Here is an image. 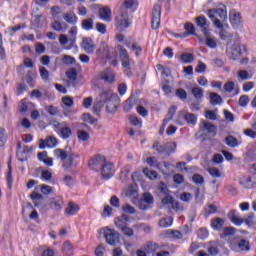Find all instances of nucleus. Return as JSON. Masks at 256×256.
Returning a JSON list of instances; mask_svg holds the SVG:
<instances>
[{
  "mask_svg": "<svg viewBox=\"0 0 256 256\" xmlns=\"http://www.w3.org/2000/svg\"><path fill=\"white\" fill-rule=\"evenodd\" d=\"M207 15L209 19L213 21V24L217 29H223L224 25L217 17H220L223 22L227 21V7L223 5V8L209 9Z\"/></svg>",
  "mask_w": 256,
  "mask_h": 256,
  "instance_id": "obj_1",
  "label": "nucleus"
},
{
  "mask_svg": "<svg viewBox=\"0 0 256 256\" xmlns=\"http://www.w3.org/2000/svg\"><path fill=\"white\" fill-rule=\"evenodd\" d=\"M82 120L85 123H89L90 125H95V123H97V118L93 117L91 114L89 113H83L82 114Z\"/></svg>",
  "mask_w": 256,
  "mask_h": 256,
  "instance_id": "obj_38",
  "label": "nucleus"
},
{
  "mask_svg": "<svg viewBox=\"0 0 256 256\" xmlns=\"http://www.w3.org/2000/svg\"><path fill=\"white\" fill-rule=\"evenodd\" d=\"M66 149H68V158L62 164V167H64V169H71V167H73V163H74L75 159H79V155L73 153V149L69 146H66Z\"/></svg>",
  "mask_w": 256,
  "mask_h": 256,
  "instance_id": "obj_11",
  "label": "nucleus"
},
{
  "mask_svg": "<svg viewBox=\"0 0 256 256\" xmlns=\"http://www.w3.org/2000/svg\"><path fill=\"white\" fill-rule=\"evenodd\" d=\"M106 111L107 113H116L117 109L121 105V98L118 94L113 95V97L106 102Z\"/></svg>",
  "mask_w": 256,
  "mask_h": 256,
  "instance_id": "obj_7",
  "label": "nucleus"
},
{
  "mask_svg": "<svg viewBox=\"0 0 256 256\" xmlns=\"http://www.w3.org/2000/svg\"><path fill=\"white\" fill-rule=\"evenodd\" d=\"M143 203H147L148 205H153L155 198H153V194L149 192H145L143 197L140 199Z\"/></svg>",
  "mask_w": 256,
  "mask_h": 256,
  "instance_id": "obj_37",
  "label": "nucleus"
},
{
  "mask_svg": "<svg viewBox=\"0 0 256 256\" xmlns=\"http://www.w3.org/2000/svg\"><path fill=\"white\" fill-rule=\"evenodd\" d=\"M208 173L211 175V177L219 178L221 177V170L217 167H210L208 168Z\"/></svg>",
  "mask_w": 256,
  "mask_h": 256,
  "instance_id": "obj_57",
  "label": "nucleus"
},
{
  "mask_svg": "<svg viewBox=\"0 0 256 256\" xmlns=\"http://www.w3.org/2000/svg\"><path fill=\"white\" fill-rule=\"evenodd\" d=\"M77 135H78L79 141H89V139L91 137L89 135V132H87L85 130H78Z\"/></svg>",
  "mask_w": 256,
  "mask_h": 256,
  "instance_id": "obj_47",
  "label": "nucleus"
},
{
  "mask_svg": "<svg viewBox=\"0 0 256 256\" xmlns=\"http://www.w3.org/2000/svg\"><path fill=\"white\" fill-rule=\"evenodd\" d=\"M237 247L240 251H251V243L245 238L240 239L237 243Z\"/></svg>",
  "mask_w": 256,
  "mask_h": 256,
  "instance_id": "obj_26",
  "label": "nucleus"
},
{
  "mask_svg": "<svg viewBox=\"0 0 256 256\" xmlns=\"http://www.w3.org/2000/svg\"><path fill=\"white\" fill-rule=\"evenodd\" d=\"M106 161L107 160L103 155L97 154L89 160L88 165L92 171H101Z\"/></svg>",
  "mask_w": 256,
  "mask_h": 256,
  "instance_id": "obj_5",
  "label": "nucleus"
},
{
  "mask_svg": "<svg viewBox=\"0 0 256 256\" xmlns=\"http://www.w3.org/2000/svg\"><path fill=\"white\" fill-rule=\"evenodd\" d=\"M191 93L195 97V99H203V88L196 86L192 88Z\"/></svg>",
  "mask_w": 256,
  "mask_h": 256,
  "instance_id": "obj_40",
  "label": "nucleus"
},
{
  "mask_svg": "<svg viewBox=\"0 0 256 256\" xmlns=\"http://www.w3.org/2000/svg\"><path fill=\"white\" fill-rule=\"evenodd\" d=\"M128 119L130 121V124H132L134 127L141 128V125H143V122L141 121V119H139V117L135 115H130Z\"/></svg>",
  "mask_w": 256,
  "mask_h": 256,
  "instance_id": "obj_44",
  "label": "nucleus"
},
{
  "mask_svg": "<svg viewBox=\"0 0 256 256\" xmlns=\"http://www.w3.org/2000/svg\"><path fill=\"white\" fill-rule=\"evenodd\" d=\"M81 27L84 31H91L94 28L93 18H85L81 22Z\"/></svg>",
  "mask_w": 256,
  "mask_h": 256,
  "instance_id": "obj_25",
  "label": "nucleus"
},
{
  "mask_svg": "<svg viewBox=\"0 0 256 256\" xmlns=\"http://www.w3.org/2000/svg\"><path fill=\"white\" fill-rule=\"evenodd\" d=\"M40 71V77L43 81H49V70L47 68L41 66L39 68Z\"/></svg>",
  "mask_w": 256,
  "mask_h": 256,
  "instance_id": "obj_56",
  "label": "nucleus"
},
{
  "mask_svg": "<svg viewBox=\"0 0 256 256\" xmlns=\"http://www.w3.org/2000/svg\"><path fill=\"white\" fill-rule=\"evenodd\" d=\"M173 181L176 185H183V183H185V176L179 173L174 174Z\"/></svg>",
  "mask_w": 256,
  "mask_h": 256,
  "instance_id": "obj_54",
  "label": "nucleus"
},
{
  "mask_svg": "<svg viewBox=\"0 0 256 256\" xmlns=\"http://www.w3.org/2000/svg\"><path fill=\"white\" fill-rule=\"evenodd\" d=\"M41 17H43V14L35 15L32 19L31 23L34 29H41V27H43V24H41Z\"/></svg>",
  "mask_w": 256,
  "mask_h": 256,
  "instance_id": "obj_36",
  "label": "nucleus"
},
{
  "mask_svg": "<svg viewBox=\"0 0 256 256\" xmlns=\"http://www.w3.org/2000/svg\"><path fill=\"white\" fill-rule=\"evenodd\" d=\"M50 209H53V211H61L63 209V199L61 198H53L49 203Z\"/></svg>",
  "mask_w": 256,
  "mask_h": 256,
  "instance_id": "obj_20",
  "label": "nucleus"
},
{
  "mask_svg": "<svg viewBox=\"0 0 256 256\" xmlns=\"http://www.w3.org/2000/svg\"><path fill=\"white\" fill-rule=\"evenodd\" d=\"M219 37L220 39H222V41H227V39H231L233 35L231 33H228L225 26H223L222 28H220Z\"/></svg>",
  "mask_w": 256,
  "mask_h": 256,
  "instance_id": "obj_43",
  "label": "nucleus"
},
{
  "mask_svg": "<svg viewBox=\"0 0 256 256\" xmlns=\"http://www.w3.org/2000/svg\"><path fill=\"white\" fill-rule=\"evenodd\" d=\"M118 229H121L122 233H124L126 237H133V235H135V231H133L132 228L127 227L125 225L118 227Z\"/></svg>",
  "mask_w": 256,
  "mask_h": 256,
  "instance_id": "obj_50",
  "label": "nucleus"
},
{
  "mask_svg": "<svg viewBox=\"0 0 256 256\" xmlns=\"http://www.w3.org/2000/svg\"><path fill=\"white\" fill-rule=\"evenodd\" d=\"M54 155L57 159H61V161H67L69 155V149L65 148V150L61 148H57L54 150Z\"/></svg>",
  "mask_w": 256,
  "mask_h": 256,
  "instance_id": "obj_22",
  "label": "nucleus"
},
{
  "mask_svg": "<svg viewBox=\"0 0 256 256\" xmlns=\"http://www.w3.org/2000/svg\"><path fill=\"white\" fill-rule=\"evenodd\" d=\"M103 107H105V104L99 100H96V102L93 104V107H92L93 113H95V115H99Z\"/></svg>",
  "mask_w": 256,
  "mask_h": 256,
  "instance_id": "obj_45",
  "label": "nucleus"
},
{
  "mask_svg": "<svg viewBox=\"0 0 256 256\" xmlns=\"http://www.w3.org/2000/svg\"><path fill=\"white\" fill-rule=\"evenodd\" d=\"M196 25L197 27L203 28L207 26V18L203 15L196 17Z\"/></svg>",
  "mask_w": 256,
  "mask_h": 256,
  "instance_id": "obj_53",
  "label": "nucleus"
},
{
  "mask_svg": "<svg viewBox=\"0 0 256 256\" xmlns=\"http://www.w3.org/2000/svg\"><path fill=\"white\" fill-rule=\"evenodd\" d=\"M184 29H185V34L186 37H189V35H194V37H197L198 39H200L199 34H197V32H195V25L191 22H187L184 25Z\"/></svg>",
  "mask_w": 256,
  "mask_h": 256,
  "instance_id": "obj_21",
  "label": "nucleus"
},
{
  "mask_svg": "<svg viewBox=\"0 0 256 256\" xmlns=\"http://www.w3.org/2000/svg\"><path fill=\"white\" fill-rule=\"evenodd\" d=\"M7 187L8 189H13V167L11 163L8 164V172L6 175Z\"/></svg>",
  "mask_w": 256,
  "mask_h": 256,
  "instance_id": "obj_28",
  "label": "nucleus"
},
{
  "mask_svg": "<svg viewBox=\"0 0 256 256\" xmlns=\"http://www.w3.org/2000/svg\"><path fill=\"white\" fill-rule=\"evenodd\" d=\"M118 51L120 60L122 62V67H124V69H129L131 65V58L129 57V52L122 45H118Z\"/></svg>",
  "mask_w": 256,
  "mask_h": 256,
  "instance_id": "obj_9",
  "label": "nucleus"
},
{
  "mask_svg": "<svg viewBox=\"0 0 256 256\" xmlns=\"http://www.w3.org/2000/svg\"><path fill=\"white\" fill-rule=\"evenodd\" d=\"M180 60L186 64L193 63V61H195V55L193 53L184 52L181 54Z\"/></svg>",
  "mask_w": 256,
  "mask_h": 256,
  "instance_id": "obj_33",
  "label": "nucleus"
},
{
  "mask_svg": "<svg viewBox=\"0 0 256 256\" xmlns=\"http://www.w3.org/2000/svg\"><path fill=\"white\" fill-rule=\"evenodd\" d=\"M64 20L70 25H76L77 21H79V18L77 15H75V13L69 12L64 15Z\"/></svg>",
  "mask_w": 256,
  "mask_h": 256,
  "instance_id": "obj_30",
  "label": "nucleus"
},
{
  "mask_svg": "<svg viewBox=\"0 0 256 256\" xmlns=\"http://www.w3.org/2000/svg\"><path fill=\"white\" fill-rule=\"evenodd\" d=\"M60 135L62 139H69L73 135V131L69 127H62L60 130Z\"/></svg>",
  "mask_w": 256,
  "mask_h": 256,
  "instance_id": "obj_42",
  "label": "nucleus"
},
{
  "mask_svg": "<svg viewBox=\"0 0 256 256\" xmlns=\"http://www.w3.org/2000/svg\"><path fill=\"white\" fill-rule=\"evenodd\" d=\"M192 181L193 183H196V185H203V183H205V178L201 174L195 173L192 176Z\"/></svg>",
  "mask_w": 256,
  "mask_h": 256,
  "instance_id": "obj_51",
  "label": "nucleus"
},
{
  "mask_svg": "<svg viewBox=\"0 0 256 256\" xmlns=\"http://www.w3.org/2000/svg\"><path fill=\"white\" fill-rule=\"evenodd\" d=\"M101 231H103V235L108 245L115 247V245L119 243V237H121V234H119V232L108 227L100 229V233Z\"/></svg>",
  "mask_w": 256,
  "mask_h": 256,
  "instance_id": "obj_4",
  "label": "nucleus"
},
{
  "mask_svg": "<svg viewBox=\"0 0 256 256\" xmlns=\"http://www.w3.org/2000/svg\"><path fill=\"white\" fill-rule=\"evenodd\" d=\"M127 222H129V216L126 214H122L121 216L116 217L114 220V223L117 227H121Z\"/></svg>",
  "mask_w": 256,
  "mask_h": 256,
  "instance_id": "obj_34",
  "label": "nucleus"
},
{
  "mask_svg": "<svg viewBox=\"0 0 256 256\" xmlns=\"http://www.w3.org/2000/svg\"><path fill=\"white\" fill-rule=\"evenodd\" d=\"M240 185H243L244 189H256V178L249 176H243V178L239 181Z\"/></svg>",
  "mask_w": 256,
  "mask_h": 256,
  "instance_id": "obj_13",
  "label": "nucleus"
},
{
  "mask_svg": "<svg viewBox=\"0 0 256 256\" xmlns=\"http://www.w3.org/2000/svg\"><path fill=\"white\" fill-rule=\"evenodd\" d=\"M184 120L188 125H197V115L194 113L186 112L184 115Z\"/></svg>",
  "mask_w": 256,
  "mask_h": 256,
  "instance_id": "obj_31",
  "label": "nucleus"
},
{
  "mask_svg": "<svg viewBox=\"0 0 256 256\" xmlns=\"http://www.w3.org/2000/svg\"><path fill=\"white\" fill-rule=\"evenodd\" d=\"M227 217L233 225H236V227H241V225H243L244 220L239 216L237 210H230Z\"/></svg>",
  "mask_w": 256,
  "mask_h": 256,
  "instance_id": "obj_12",
  "label": "nucleus"
},
{
  "mask_svg": "<svg viewBox=\"0 0 256 256\" xmlns=\"http://www.w3.org/2000/svg\"><path fill=\"white\" fill-rule=\"evenodd\" d=\"M79 205L73 203V202H69L68 203V207L65 210V213H67V215H77V213L79 212Z\"/></svg>",
  "mask_w": 256,
  "mask_h": 256,
  "instance_id": "obj_29",
  "label": "nucleus"
},
{
  "mask_svg": "<svg viewBox=\"0 0 256 256\" xmlns=\"http://www.w3.org/2000/svg\"><path fill=\"white\" fill-rule=\"evenodd\" d=\"M225 225V219L216 217L211 220V227L214 231H223Z\"/></svg>",
  "mask_w": 256,
  "mask_h": 256,
  "instance_id": "obj_16",
  "label": "nucleus"
},
{
  "mask_svg": "<svg viewBox=\"0 0 256 256\" xmlns=\"http://www.w3.org/2000/svg\"><path fill=\"white\" fill-rule=\"evenodd\" d=\"M196 235H197L198 239L205 241V239H207V237H209V230L207 228H200L196 232Z\"/></svg>",
  "mask_w": 256,
  "mask_h": 256,
  "instance_id": "obj_39",
  "label": "nucleus"
},
{
  "mask_svg": "<svg viewBox=\"0 0 256 256\" xmlns=\"http://www.w3.org/2000/svg\"><path fill=\"white\" fill-rule=\"evenodd\" d=\"M108 50H109V45L107 44V42L102 41L100 43V46H99L98 50H97V54L98 55H105V53H107Z\"/></svg>",
  "mask_w": 256,
  "mask_h": 256,
  "instance_id": "obj_49",
  "label": "nucleus"
},
{
  "mask_svg": "<svg viewBox=\"0 0 256 256\" xmlns=\"http://www.w3.org/2000/svg\"><path fill=\"white\" fill-rule=\"evenodd\" d=\"M209 97L211 105H221L223 103V98L217 92H211Z\"/></svg>",
  "mask_w": 256,
  "mask_h": 256,
  "instance_id": "obj_24",
  "label": "nucleus"
},
{
  "mask_svg": "<svg viewBox=\"0 0 256 256\" xmlns=\"http://www.w3.org/2000/svg\"><path fill=\"white\" fill-rule=\"evenodd\" d=\"M113 95L117 94L113 93L111 90H102L97 100L105 105L113 97Z\"/></svg>",
  "mask_w": 256,
  "mask_h": 256,
  "instance_id": "obj_15",
  "label": "nucleus"
},
{
  "mask_svg": "<svg viewBox=\"0 0 256 256\" xmlns=\"http://www.w3.org/2000/svg\"><path fill=\"white\" fill-rule=\"evenodd\" d=\"M173 225V217L169 216V217H166V218H162L160 221H159V226L160 227H171Z\"/></svg>",
  "mask_w": 256,
  "mask_h": 256,
  "instance_id": "obj_41",
  "label": "nucleus"
},
{
  "mask_svg": "<svg viewBox=\"0 0 256 256\" xmlns=\"http://www.w3.org/2000/svg\"><path fill=\"white\" fill-rule=\"evenodd\" d=\"M62 103L65 105V107H73V105H75V101L71 96H64L62 98Z\"/></svg>",
  "mask_w": 256,
  "mask_h": 256,
  "instance_id": "obj_55",
  "label": "nucleus"
},
{
  "mask_svg": "<svg viewBox=\"0 0 256 256\" xmlns=\"http://www.w3.org/2000/svg\"><path fill=\"white\" fill-rule=\"evenodd\" d=\"M80 47L84 49L88 55H93V53H95V49H97V45H95V42H93L91 37H84Z\"/></svg>",
  "mask_w": 256,
  "mask_h": 256,
  "instance_id": "obj_8",
  "label": "nucleus"
},
{
  "mask_svg": "<svg viewBox=\"0 0 256 256\" xmlns=\"http://www.w3.org/2000/svg\"><path fill=\"white\" fill-rule=\"evenodd\" d=\"M62 61L64 65H75V63H77L75 57L69 55H64Z\"/></svg>",
  "mask_w": 256,
  "mask_h": 256,
  "instance_id": "obj_52",
  "label": "nucleus"
},
{
  "mask_svg": "<svg viewBox=\"0 0 256 256\" xmlns=\"http://www.w3.org/2000/svg\"><path fill=\"white\" fill-rule=\"evenodd\" d=\"M115 26L119 33H123L125 29H129L131 27V21L129 20V13L127 11L120 12V15L115 18Z\"/></svg>",
  "mask_w": 256,
  "mask_h": 256,
  "instance_id": "obj_3",
  "label": "nucleus"
},
{
  "mask_svg": "<svg viewBox=\"0 0 256 256\" xmlns=\"http://www.w3.org/2000/svg\"><path fill=\"white\" fill-rule=\"evenodd\" d=\"M203 127L200 128V131H207L209 135L215 137L217 135V126L211 122H207L205 120L202 121Z\"/></svg>",
  "mask_w": 256,
  "mask_h": 256,
  "instance_id": "obj_14",
  "label": "nucleus"
},
{
  "mask_svg": "<svg viewBox=\"0 0 256 256\" xmlns=\"http://www.w3.org/2000/svg\"><path fill=\"white\" fill-rule=\"evenodd\" d=\"M237 228L229 226L224 227L222 234H220V239H225V237H233V235H236Z\"/></svg>",
  "mask_w": 256,
  "mask_h": 256,
  "instance_id": "obj_23",
  "label": "nucleus"
},
{
  "mask_svg": "<svg viewBox=\"0 0 256 256\" xmlns=\"http://www.w3.org/2000/svg\"><path fill=\"white\" fill-rule=\"evenodd\" d=\"M66 77L69 79V81H75L77 77H79V72L77 71V68L72 67L67 70Z\"/></svg>",
  "mask_w": 256,
  "mask_h": 256,
  "instance_id": "obj_32",
  "label": "nucleus"
},
{
  "mask_svg": "<svg viewBox=\"0 0 256 256\" xmlns=\"http://www.w3.org/2000/svg\"><path fill=\"white\" fill-rule=\"evenodd\" d=\"M62 253L64 256H73L74 248L73 244L69 240L65 241L62 245Z\"/></svg>",
  "mask_w": 256,
  "mask_h": 256,
  "instance_id": "obj_18",
  "label": "nucleus"
},
{
  "mask_svg": "<svg viewBox=\"0 0 256 256\" xmlns=\"http://www.w3.org/2000/svg\"><path fill=\"white\" fill-rule=\"evenodd\" d=\"M175 113H177V106L176 105H171L166 117H168V121H172L173 117H175Z\"/></svg>",
  "mask_w": 256,
  "mask_h": 256,
  "instance_id": "obj_59",
  "label": "nucleus"
},
{
  "mask_svg": "<svg viewBox=\"0 0 256 256\" xmlns=\"http://www.w3.org/2000/svg\"><path fill=\"white\" fill-rule=\"evenodd\" d=\"M255 217V213L251 212L248 214V216L246 218H243V223H245V225H247V227L251 228L254 225V221L253 218Z\"/></svg>",
  "mask_w": 256,
  "mask_h": 256,
  "instance_id": "obj_46",
  "label": "nucleus"
},
{
  "mask_svg": "<svg viewBox=\"0 0 256 256\" xmlns=\"http://www.w3.org/2000/svg\"><path fill=\"white\" fill-rule=\"evenodd\" d=\"M152 149H155L159 155H163L162 159H167V157H171L177 151V142H168L159 145V141H155Z\"/></svg>",
  "mask_w": 256,
  "mask_h": 256,
  "instance_id": "obj_2",
  "label": "nucleus"
},
{
  "mask_svg": "<svg viewBox=\"0 0 256 256\" xmlns=\"http://www.w3.org/2000/svg\"><path fill=\"white\" fill-rule=\"evenodd\" d=\"M207 47H210V49H215L217 47V40L215 38L211 37H206V42H205Z\"/></svg>",
  "mask_w": 256,
  "mask_h": 256,
  "instance_id": "obj_61",
  "label": "nucleus"
},
{
  "mask_svg": "<svg viewBox=\"0 0 256 256\" xmlns=\"http://www.w3.org/2000/svg\"><path fill=\"white\" fill-rule=\"evenodd\" d=\"M142 171H143L144 175H145L148 179H150L151 181H153V179H157V176L159 175V174L157 173V171H155V170H149L148 167L143 168Z\"/></svg>",
  "mask_w": 256,
  "mask_h": 256,
  "instance_id": "obj_35",
  "label": "nucleus"
},
{
  "mask_svg": "<svg viewBox=\"0 0 256 256\" xmlns=\"http://www.w3.org/2000/svg\"><path fill=\"white\" fill-rule=\"evenodd\" d=\"M224 143L226 145H228V147H232V148H235V147H239V140H237L235 138V136L233 135H228L225 139H224Z\"/></svg>",
  "mask_w": 256,
  "mask_h": 256,
  "instance_id": "obj_27",
  "label": "nucleus"
},
{
  "mask_svg": "<svg viewBox=\"0 0 256 256\" xmlns=\"http://www.w3.org/2000/svg\"><path fill=\"white\" fill-rule=\"evenodd\" d=\"M105 245L99 244L95 249V255L96 256H104L105 255Z\"/></svg>",
  "mask_w": 256,
  "mask_h": 256,
  "instance_id": "obj_64",
  "label": "nucleus"
},
{
  "mask_svg": "<svg viewBox=\"0 0 256 256\" xmlns=\"http://www.w3.org/2000/svg\"><path fill=\"white\" fill-rule=\"evenodd\" d=\"M99 17L104 21H111V8L108 6L99 9Z\"/></svg>",
  "mask_w": 256,
  "mask_h": 256,
  "instance_id": "obj_17",
  "label": "nucleus"
},
{
  "mask_svg": "<svg viewBox=\"0 0 256 256\" xmlns=\"http://www.w3.org/2000/svg\"><path fill=\"white\" fill-rule=\"evenodd\" d=\"M230 24L233 29H241L243 26V19L241 18V13L231 11L229 14Z\"/></svg>",
  "mask_w": 256,
  "mask_h": 256,
  "instance_id": "obj_10",
  "label": "nucleus"
},
{
  "mask_svg": "<svg viewBox=\"0 0 256 256\" xmlns=\"http://www.w3.org/2000/svg\"><path fill=\"white\" fill-rule=\"evenodd\" d=\"M7 131L5 128L0 127V148L5 147V144L7 143Z\"/></svg>",
  "mask_w": 256,
  "mask_h": 256,
  "instance_id": "obj_48",
  "label": "nucleus"
},
{
  "mask_svg": "<svg viewBox=\"0 0 256 256\" xmlns=\"http://www.w3.org/2000/svg\"><path fill=\"white\" fill-rule=\"evenodd\" d=\"M46 143L49 149H53L57 147V138H55V136H50L46 139Z\"/></svg>",
  "mask_w": 256,
  "mask_h": 256,
  "instance_id": "obj_60",
  "label": "nucleus"
},
{
  "mask_svg": "<svg viewBox=\"0 0 256 256\" xmlns=\"http://www.w3.org/2000/svg\"><path fill=\"white\" fill-rule=\"evenodd\" d=\"M152 17L161 18V5L155 4L153 6Z\"/></svg>",
  "mask_w": 256,
  "mask_h": 256,
  "instance_id": "obj_62",
  "label": "nucleus"
},
{
  "mask_svg": "<svg viewBox=\"0 0 256 256\" xmlns=\"http://www.w3.org/2000/svg\"><path fill=\"white\" fill-rule=\"evenodd\" d=\"M176 97H179V99L185 100L187 99V91L183 88H179L176 90Z\"/></svg>",
  "mask_w": 256,
  "mask_h": 256,
  "instance_id": "obj_63",
  "label": "nucleus"
},
{
  "mask_svg": "<svg viewBox=\"0 0 256 256\" xmlns=\"http://www.w3.org/2000/svg\"><path fill=\"white\" fill-rule=\"evenodd\" d=\"M238 105L240 107H247V105H249V96L245 94L240 96L238 100Z\"/></svg>",
  "mask_w": 256,
  "mask_h": 256,
  "instance_id": "obj_58",
  "label": "nucleus"
},
{
  "mask_svg": "<svg viewBox=\"0 0 256 256\" xmlns=\"http://www.w3.org/2000/svg\"><path fill=\"white\" fill-rule=\"evenodd\" d=\"M100 171L102 179H104V181H109V179L115 175V165L106 161Z\"/></svg>",
  "mask_w": 256,
  "mask_h": 256,
  "instance_id": "obj_6",
  "label": "nucleus"
},
{
  "mask_svg": "<svg viewBox=\"0 0 256 256\" xmlns=\"http://www.w3.org/2000/svg\"><path fill=\"white\" fill-rule=\"evenodd\" d=\"M137 103V96L135 94H131L130 97L126 100V104L124 105V111L129 113L133 109V106Z\"/></svg>",
  "mask_w": 256,
  "mask_h": 256,
  "instance_id": "obj_19",
  "label": "nucleus"
}]
</instances>
